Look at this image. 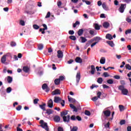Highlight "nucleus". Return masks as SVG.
I'll list each match as a JSON object with an SVG mask.
<instances>
[{"instance_id":"32","label":"nucleus","mask_w":131,"mask_h":131,"mask_svg":"<svg viewBox=\"0 0 131 131\" xmlns=\"http://www.w3.org/2000/svg\"><path fill=\"white\" fill-rule=\"evenodd\" d=\"M107 43L112 48H113L114 47V43H113V41H107Z\"/></svg>"},{"instance_id":"39","label":"nucleus","mask_w":131,"mask_h":131,"mask_svg":"<svg viewBox=\"0 0 131 131\" xmlns=\"http://www.w3.org/2000/svg\"><path fill=\"white\" fill-rule=\"evenodd\" d=\"M69 38L70 39H72V40H76V37H75V36H70Z\"/></svg>"},{"instance_id":"33","label":"nucleus","mask_w":131,"mask_h":131,"mask_svg":"<svg viewBox=\"0 0 131 131\" xmlns=\"http://www.w3.org/2000/svg\"><path fill=\"white\" fill-rule=\"evenodd\" d=\"M94 28L95 30H100V26L98 24H94Z\"/></svg>"},{"instance_id":"21","label":"nucleus","mask_w":131,"mask_h":131,"mask_svg":"<svg viewBox=\"0 0 131 131\" xmlns=\"http://www.w3.org/2000/svg\"><path fill=\"white\" fill-rule=\"evenodd\" d=\"M69 102L70 103H75L76 102V100L74 98H70L69 97V96H68Z\"/></svg>"},{"instance_id":"12","label":"nucleus","mask_w":131,"mask_h":131,"mask_svg":"<svg viewBox=\"0 0 131 131\" xmlns=\"http://www.w3.org/2000/svg\"><path fill=\"white\" fill-rule=\"evenodd\" d=\"M7 56L8 55H4L3 56V57L1 58V63L5 64V63L6 62V61H7Z\"/></svg>"},{"instance_id":"26","label":"nucleus","mask_w":131,"mask_h":131,"mask_svg":"<svg viewBox=\"0 0 131 131\" xmlns=\"http://www.w3.org/2000/svg\"><path fill=\"white\" fill-rule=\"evenodd\" d=\"M7 81L8 83H12L13 82V78L10 76L7 77Z\"/></svg>"},{"instance_id":"16","label":"nucleus","mask_w":131,"mask_h":131,"mask_svg":"<svg viewBox=\"0 0 131 131\" xmlns=\"http://www.w3.org/2000/svg\"><path fill=\"white\" fill-rule=\"evenodd\" d=\"M76 78L77 83H78V82H79V80H80V72H78L77 73Z\"/></svg>"},{"instance_id":"30","label":"nucleus","mask_w":131,"mask_h":131,"mask_svg":"<svg viewBox=\"0 0 131 131\" xmlns=\"http://www.w3.org/2000/svg\"><path fill=\"white\" fill-rule=\"evenodd\" d=\"M46 111L47 114H48V115H50V114H52L53 112H54V111H53L51 109L47 110H46Z\"/></svg>"},{"instance_id":"44","label":"nucleus","mask_w":131,"mask_h":131,"mask_svg":"<svg viewBox=\"0 0 131 131\" xmlns=\"http://www.w3.org/2000/svg\"><path fill=\"white\" fill-rule=\"evenodd\" d=\"M103 75L104 77H109L110 76V75L108 74L107 72H104Z\"/></svg>"},{"instance_id":"38","label":"nucleus","mask_w":131,"mask_h":131,"mask_svg":"<svg viewBox=\"0 0 131 131\" xmlns=\"http://www.w3.org/2000/svg\"><path fill=\"white\" fill-rule=\"evenodd\" d=\"M38 49L40 51L42 50V49H43V45H42V44L38 45Z\"/></svg>"},{"instance_id":"10","label":"nucleus","mask_w":131,"mask_h":131,"mask_svg":"<svg viewBox=\"0 0 131 131\" xmlns=\"http://www.w3.org/2000/svg\"><path fill=\"white\" fill-rule=\"evenodd\" d=\"M52 95H61V91L59 89H56L55 91L52 92Z\"/></svg>"},{"instance_id":"25","label":"nucleus","mask_w":131,"mask_h":131,"mask_svg":"<svg viewBox=\"0 0 131 131\" xmlns=\"http://www.w3.org/2000/svg\"><path fill=\"white\" fill-rule=\"evenodd\" d=\"M78 35L79 36H81V35H82V34H83V30L82 29H79L78 32Z\"/></svg>"},{"instance_id":"56","label":"nucleus","mask_w":131,"mask_h":131,"mask_svg":"<svg viewBox=\"0 0 131 131\" xmlns=\"http://www.w3.org/2000/svg\"><path fill=\"white\" fill-rule=\"evenodd\" d=\"M11 47H16V42L14 41H11L10 43Z\"/></svg>"},{"instance_id":"8","label":"nucleus","mask_w":131,"mask_h":131,"mask_svg":"<svg viewBox=\"0 0 131 131\" xmlns=\"http://www.w3.org/2000/svg\"><path fill=\"white\" fill-rule=\"evenodd\" d=\"M124 6H125V4H121L119 7V11L120 13H123L124 12V9H125Z\"/></svg>"},{"instance_id":"37","label":"nucleus","mask_w":131,"mask_h":131,"mask_svg":"<svg viewBox=\"0 0 131 131\" xmlns=\"http://www.w3.org/2000/svg\"><path fill=\"white\" fill-rule=\"evenodd\" d=\"M119 108L120 109V111L122 112L124 111V106L122 105H119Z\"/></svg>"},{"instance_id":"48","label":"nucleus","mask_w":131,"mask_h":131,"mask_svg":"<svg viewBox=\"0 0 131 131\" xmlns=\"http://www.w3.org/2000/svg\"><path fill=\"white\" fill-rule=\"evenodd\" d=\"M120 124L123 125V124H125V120H121L120 121Z\"/></svg>"},{"instance_id":"22","label":"nucleus","mask_w":131,"mask_h":131,"mask_svg":"<svg viewBox=\"0 0 131 131\" xmlns=\"http://www.w3.org/2000/svg\"><path fill=\"white\" fill-rule=\"evenodd\" d=\"M102 7L105 11H108V10H109V8L107 7V5H106L105 3H103L102 4Z\"/></svg>"},{"instance_id":"1","label":"nucleus","mask_w":131,"mask_h":131,"mask_svg":"<svg viewBox=\"0 0 131 131\" xmlns=\"http://www.w3.org/2000/svg\"><path fill=\"white\" fill-rule=\"evenodd\" d=\"M118 90H119V91H121L122 95H124V96H127V94H128V90H127L126 89H125L124 85L119 86Z\"/></svg>"},{"instance_id":"31","label":"nucleus","mask_w":131,"mask_h":131,"mask_svg":"<svg viewBox=\"0 0 131 131\" xmlns=\"http://www.w3.org/2000/svg\"><path fill=\"white\" fill-rule=\"evenodd\" d=\"M97 82L98 83H99L100 84H102L103 82V78L99 77L97 79Z\"/></svg>"},{"instance_id":"11","label":"nucleus","mask_w":131,"mask_h":131,"mask_svg":"<svg viewBox=\"0 0 131 131\" xmlns=\"http://www.w3.org/2000/svg\"><path fill=\"white\" fill-rule=\"evenodd\" d=\"M23 70L25 73H28L29 71H30V68L28 67V66H25L23 68Z\"/></svg>"},{"instance_id":"62","label":"nucleus","mask_w":131,"mask_h":131,"mask_svg":"<svg viewBox=\"0 0 131 131\" xmlns=\"http://www.w3.org/2000/svg\"><path fill=\"white\" fill-rule=\"evenodd\" d=\"M120 83L122 84V85H125V81L124 80H121Z\"/></svg>"},{"instance_id":"5","label":"nucleus","mask_w":131,"mask_h":131,"mask_svg":"<svg viewBox=\"0 0 131 131\" xmlns=\"http://www.w3.org/2000/svg\"><path fill=\"white\" fill-rule=\"evenodd\" d=\"M64 122H69L70 121V115L64 116L62 117Z\"/></svg>"},{"instance_id":"7","label":"nucleus","mask_w":131,"mask_h":131,"mask_svg":"<svg viewBox=\"0 0 131 131\" xmlns=\"http://www.w3.org/2000/svg\"><path fill=\"white\" fill-rule=\"evenodd\" d=\"M57 57L58 59H61L63 58V52L61 50H58L57 51Z\"/></svg>"},{"instance_id":"35","label":"nucleus","mask_w":131,"mask_h":131,"mask_svg":"<svg viewBox=\"0 0 131 131\" xmlns=\"http://www.w3.org/2000/svg\"><path fill=\"white\" fill-rule=\"evenodd\" d=\"M106 82L108 83V84H113V82H114L113 81V79H110L106 81Z\"/></svg>"},{"instance_id":"43","label":"nucleus","mask_w":131,"mask_h":131,"mask_svg":"<svg viewBox=\"0 0 131 131\" xmlns=\"http://www.w3.org/2000/svg\"><path fill=\"white\" fill-rule=\"evenodd\" d=\"M19 24L21 25V26H25V21L24 20H21L19 21Z\"/></svg>"},{"instance_id":"47","label":"nucleus","mask_w":131,"mask_h":131,"mask_svg":"<svg viewBox=\"0 0 131 131\" xmlns=\"http://www.w3.org/2000/svg\"><path fill=\"white\" fill-rule=\"evenodd\" d=\"M78 129V127H77V126H73L71 131H77Z\"/></svg>"},{"instance_id":"53","label":"nucleus","mask_w":131,"mask_h":131,"mask_svg":"<svg viewBox=\"0 0 131 131\" xmlns=\"http://www.w3.org/2000/svg\"><path fill=\"white\" fill-rule=\"evenodd\" d=\"M76 119H77L78 121H81V117L79 116H77L76 117Z\"/></svg>"},{"instance_id":"55","label":"nucleus","mask_w":131,"mask_h":131,"mask_svg":"<svg viewBox=\"0 0 131 131\" xmlns=\"http://www.w3.org/2000/svg\"><path fill=\"white\" fill-rule=\"evenodd\" d=\"M125 34H128L129 33H131V29H128L125 32Z\"/></svg>"},{"instance_id":"50","label":"nucleus","mask_w":131,"mask_h":131,"mask_svg":"<svg viewBox=\"0 0 131 131\" xmlns=\"http://www.w3.org/2000/svg\"><path fill=\"white\" fill-rule=\"evenodd\" d=\"M99 98L97 96H95L94 97L92 98V101H93L94 102H96V101H97L98 99Z\"/></svg>"},{"instance_id":"45","label":"nucleus","mask_w":131,"mask_h":131,"mask_svg":"<svg viewBox=\"0 0 131 131\" xmlns=\"http://www.w3.org/2000/svg\"><path fill=\"white\" fill-rule=\"evenodd\" d=\"M33 27L34 28V29H39V26H38V25H33Z\"/></svg>"},{"instance_id":"36","label":"nucleus","mask_w":131,"mask_h":131,"mask_svg":"<svg viewBox=\"0 0 131 131\" xmlns=\"http://www.w3.org/2000/svg\"><path fill=\"white\" fill-rule=\"evenodd\" d=\"M80 38L81 39V42L82 43H84L88 40L84 37H80Z\"/></svg>"},{"instance_id":"40","label":"nucleus","mask_w":131,"mask_h":131,"mask_svg":"<svg viewBox=\"0 0 131 131\" xmlns=\"http://www.w3.org/2000/svg\"><path fill=\"white\" fill-rule=\"evenodd\" d=\"M6 92L8 94H10L12 92V88L11 87H8L7 90Z\"/></svg>"},{"instance_id":"13","label":"nucleus","mask_w":131,"mask_h":131,"mask_svg":"<svg viewBox=\"0 0 131 131\" xmlns=\"http://www.w3.org/2000/svg\"><path fill=\"white\" fill-rule=\"evenodd\" d=\"M91 71L90 72V73H91L92 75L95 74V71H96V69L95 68V66L92 65V66H91Z\"/></svg>"},{"instance_id":"52","label":"nucleus","mask_w":131,"mask_h":131,"mask_svg":"<svg viewBox=\"0 0 131 131\" xmlns=\"http://www.w3.org/2000/svg\"><path fill=\"white\" fill-rule=\"evenodd\" d=\"M51 17V12H48L45 17V18H50Z\"/></svg>"},{"instance_id":"64","label":"nucleus","mask_w":131,"mask_h":131,"mask_svg":"<svg viewBox=\"0 0 131 131\" xmlns=\"http://www.w3.org/2000/svg\"><path fill=\"white\" fill-rule=\"evenodd\" d=\"M127 131H131V126H128L127 127Z\"/></svg>"},{"instance_id":"2","label":"nucleus","mask_w":131,"mask_h":131,"mask_svg":"<svg viewBox=\"0 0 131 131\" xmlns=\"http://www.w3.org/2000/svg\"><path fill=\"white\" fill-rule=\"evenodd\" d=\"M40 124H41V125H40L41 127H42V128H45L46 131H50V128H49V126H48V123L44 122L43 120H41L40 121Z\"/></svg>"},{"instance_id":"63","label":"nucleus","mask_w":131,"mask_h":131,"mask_svg":"<svg viewBox=\"0 0 131 131\" xmlns=\"http://www.w3.org/2000/svg\"><path fill=\"white\" fill-rule=\"evenodd\" d=\"M58 131H64V129L63 128H62V127H58Z\"/></svg>"},{"instance_id":"18","label":"nucleus","mask_w":131,"mask_h":131,"mask_svg":"<svg viewBox=\"0 0 131 131\" xmlns=\"http://www.w3.org/2000/svg\"><path fill=\"white\" fill-rule=\"evenodd\" d=\"M53 119L55 122H60V116H55L54 117Z\"/></svg>"},{"instance_id":"54","label":"nucleus","mask_w":131,"mask_h":131,"mask_svg":"<svg viewBox=\"0 0 131 131\" xmlns=\"http://www.w3.org/2000/svg\"><path fill=\"white\" fill-rule=\"evenodd\" d=\"M21 109H22V106L21 105H18L17 107H16V110L17 111H20V110H21Z\"/></svg>"},{"instance_id":"60","label":"nucleus","mask_w":131,"mask_h":131,"mask_svg":"<svg viewBox=\"0 0 131 131\" xmlns=\"http://www.w3.org/2000/svg\"><path fill=\"white\" fill-rule=\"evenodd\" d=\"M114 78L115 79H120V76H118V75H115L114 76Z\"/></svg>"},{"instance_id":"57","label":"nucleus","mask_w":131,"mask_h":131,"mask_svg":"<svg viewBox=\"0 0 131 131\" xmlns=\"http://www.w3.org/2000/svg\"><path fill=\"white\" fill-rule=\"evenodd\" d=\"M69 33L71 35H73V34H74V31L73 30H70L69 31Z\"/></svg>"},{"instance_id":"42","label":"nucleus","mask_w":131,"mask_h":131,"mask_svg":"<svg viewBox=\"0 0 131 131\" xmlns=\"http://www.w3.org/2000/svg\"><path fill=\"white\" fill-rule=\"evenodd\" d=\"M85 115H87L88 116H90L91 115V112L88 110L85 111Z\"/></svg>"},{"instance_id":"15","label":"nucleus","mask_w":131,"mask_h":131,"mask_svg":"<svg viewBox=\"0 0 131 131\" xmlns=\"http://www.w3.org/2000/svg\"><path fill=\"white\" fill-rule=\"evenodd\" d=\"M60 101H62V98L59 97H55L54 102V103H59Z\"/></svg>"},{"instance_id":"6","label":"nucleus","mask_w":131,"mask_h":131,"mask_svg":"<svg viewBox=\"0 0 131 131\" xmlns=\"http://www.w3.org/2000/svg\"><path fill=\"white\" fill-rule=\"evenodd\" d=\"M103 113L106 117H109L111 115V112L109 110L104 111L103 112Z\"/></svg>"},{"instance_id":"17","label":"nucleus","mask_w":131,"mask_h":131,"mask_svg":"<svg viewBox=\"0 0 131 131\" xmlns=\"http://www.w3.org/2000/svg\"><path fill=\"white\" fill-rule=\"evenodd\" d=\"M46 106H47V104L43 103L42 104H40L39 107L43 110V111H46Z\"/></svg>"},{"instance_id":"23","label":"nucleus","mask_w":131,"mask_h":131,"mask_svg":"<svg viewBox=\"0 0 131 131\" xmlns=\"http://www.w3.org/2000/svg\"><path fill=\"white\" fill-rule=\"evenodd\" d=\"M105 37L107 39H109V40L113 39V37H112V35L110 34H106Z\"/></svg>"},{"instance_id":"41","label":"nucleus","mask_w":131,"mask_h":131,"mask_svg":"<svg viewBox=\"0 0 131 131\" xmlns=\"http://www.w3.org/2000/svg\"><path fill=\"white\" fill-rule=\"evenodd\" d=\"M125 67L126 68V69H128V70H131V66H130V65H129L128 64H126L125 65Z\"/></svg>"},{"instance_id":"19","label":"nucleus","mask_w":131,"mask_h":131,"mask_svg":"<svg viewBox=\"0 0 131 131\" xmlns=\"http://www.w3.org/2000/svg\"><path fill=\"white\" fill-rule=\"evenodd\" d=\"M110 25L109 24V23L105 21L102 24V26L104 27V28H108Z\"/></svg>"},{"instance_id":"46","label":"nucleus","mask_w":131,"mask_h":131,"mask_svg":"<svg viewBox=\"0 0 131 131\" xmlns=\"http://www.w3.org/2000/svg\"><path fill=\"white\" fill-rule=\"evenodd\" d=\"M58 79L60 81H63L64 79H65V77L63 76H59Z\"/></svg>"},{"instance_id":"58","label":"nucleus","mask_w":131,"mask_h":131,"mask_svg":"<svg viewBox=\"0 0 131 131\" xmlns=\"http://www.w3.org/2000/svg\"><path fill=\"white\" fill-rule=\"evenodd\" d=\"M101 95H102V93H101V92H98L97 93V97L100 99V98H101Z\"/></svg>"},{"instance_id":"20","label":"nucleus","mask_w":131,"mask_h":131,"mask_svg":"<svg viewBox=\"0 0 131 131\" xmlns=\"http://www.w3.org/2000/svg\"><path fill=\"white\" fill-rule=\"evenodd\" d=\"M89 33L91 35H93V36L97 35V31H95V30H91Z\"/></svg>"},{"instance_id":"61","label":"nucleus","mask_w":131,"mask_h":131,"mask_svg":"<svg viewBox=\"0 0 131 131\" xmlns=\"http://www.w3.org/2000/svg\"><path fill=\"white\" fill-rule=\"evenodd\" d=\"M126 21L127 22H128V23H130V22H131V19L129 18V17H127V18H126Z\"/></svg>"},{"instance_id":"3","label":"nucleus","mask_w":131,"mask_h":131,"mask_svg":"<svg viewBox=\"0 0 131 131\" xmlns=\"http://www.w3.org/2000/svg\"><path fill=\"white\" fill-rule=\"evenodd\" d=\"M42 90L45 91L46 93H49L50 92V87L48 86V84L44 83L42 85Z\"/></svg>"},{"instance_id":"59","label":"nucleus","mask_w":131,"mask_h":131,"mask_svg":"<svg viewBox=\"0 0 131 131\" xmlns=\"http://www.w3.org/2000/svg\"><path fill=\"white\" fill-rule=\"evenodd\" d=\"M102 86H103V89H110V88L109 86H108L106 84H103Z\"/></svg>"},{"instance_id":"14","label":"nucleus","mask_w":131,"mask_h":131,"mask_svg":"<svg viewBox=\"0 0 131 131\" xmlns=\"http://www.w3.org/2000/svg\"><path fill=\"white\" fill-rule=\"evenodd\" d=\"M75 61L76 63H82V59H81V58L79 57H76Z\"/></svg>"},{"instance_id":"24","label":"nucleus","mask_w":131,"mask_h":131,"mask_svg":"<svg viewBox=\"0 0 131 131\" xmlns=\"http://www.w3.org/2000/svg\"><path fill=\"white\" fill-rule=\"evenodd\" d=\"M68 114V111H65L63 112H61L60 113V115L61 117H63V116H66V115H67Z\"/></svg>"},{"instance_id":"4","label":"nucleus","mask_w":131,"mask_h":131,"mask_svg":"<svg viewBox=\"0 0 131 131\" xmlns=\"http://www.w3.org/2000/svg\"><path fill=\"white\" fill-rule=\"evenodd\" d=\"M33 9V6L30 5V8L28 11H26V13H27V14H30V15H32L35 13V11L32 10Z\"/></svg>"},{"instance_id":"27","label":"nucleus","mask_w":131,"mask_h":131,"mask_svg":"<svg viewBox=\"0 0 131 131\" xmlns=\"http://www.w3.org/2000/svg\"><path fill=\"white\" fill-rule=\"evenodd\" d=\"M91 40L92 41H94V40H95V41H98V42H99V41H100V40H101V37L96 36L94 38V40H93V39H92Z\"/></svg>"},{"instance_id":"34","label":"nucleus","mask_w":131,"mask_h":131,"mask_svg":"<svg viewBox=\"0 0 131 131\" xmlns=\"http://www.w3.org/2000/svg\"><path fill=\"white\" fill-rule=\"evenodd\" d=\"M79 24H80V23L78 21H76L75 22V23L73 24V28H75V27H76V26H77V25H79Z\"/></svg>"},{"instance_id":"51","label":"nucleus","mask_w":131,"mask_h":131,"mask_svg":"<svg viewBox=\"0 0 131 131\" xmlns=\"http://www.w3.org/2000/svg\"><path fill=\"white\" fill-rule=\"evenodd\" d=\"M38 101H39V99L38 98L35 99L33 101L34 104H37V103H38Z\"/></svg>"},{"instance_id":"28","label":"nucleus","mask_w":131,"mask_h":131,"mask_svg":"<svg viewBox=\"0 0 131 131\" xmlns=\"http://www.w3.org/2000/svg\"><path fill=\"white\" fill-rule=\"evenodd\" d=\"M54 83H55V84H56V85H59V84H60V83H61V81H60V80L58 78L55 79L54 80Z\"/></svg>"},{"instance_id":"49","label":"nucleus","mask_w":131,"mask_h":131,"mask_svg":"<svg viewBox=\"0 0 131 131\" xmlns=\"http://www.w3.org/2000/svg\"><path fill=\"white\" fill-rule=\"evenodd\" d=\"M71 119L73 121H75L76 120V117H75V115H72L71 117Z\"/></svg>"},{"instance_id":"9","label":"nucleus","mask_w":131,"mask_h":131,"mask_svg":"<svg viewBox=\"0 0 131 131\" xmlns=\"http://www.w3.org/2000/svg\"><path fill=\"white\" fill-rule=\"evenodd\" d=\"M47 105H48V106L49 107V108H53L54 106V103L53 102V100L50 99L47 103Z\"/></svg>"},{"instance_id":"29","label":"nucleus","mask_w":131,"mask_h":131,"mask_svg":"<svg viewBox=\"0 0 131 131\" xmlns=\"http://www.w3.org/2000/svg\"><path fill=\"white\" fill-rule=\"evenodd\" d=\"M105 62H106V59L105 58V57H101L100 60V64H104Z\"/></svg>"}]
</instances>
